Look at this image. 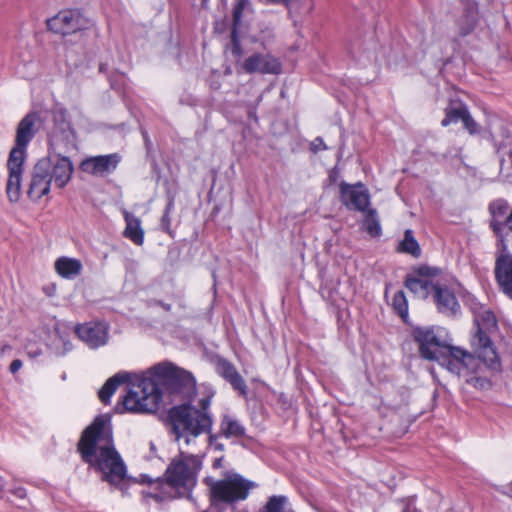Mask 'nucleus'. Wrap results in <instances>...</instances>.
Here are the masks:
<instances>
[{
  "instance_id": "18",
  "label": "nucleus",
  "mask_w": 512,
  "mask_h": 512,
  "mask_svg": "<svg viewBox=\"0 0 512 512\" xmlns=\"http://www.w3.org/2000/svg\"><path fill=\"white\" fill-rule=\"evenodd\" d=\"M119 162L120 156L117 153L93 156L84 159L80 163V169L90 175L103 177L113 172Z\"/></svg>"
},
{
  "instance_id": "21",
  "label": "nucleus",
  "mask_w": 512,
  "mask_h": 512,
  "mask_svg": "<svg viewBox=\"0 0 512 512\" xmlns=\"http://www.w3.org/2000/svg\"><path fill=\"white\" fill-rule=\"evenodd\" d=\"M494 272L499 287L512 299V254L501 252L496 258Z\"/></svg>"
},
{
  "instance_id": "11",
  "label": "nucleus",
  "mask_w": 512,
  "mask_h": 512,
  "mask_svg": "<svg viewBox=\"0 0 512 512\" xmlns=\"http://www.w3.org/2000/svg\"><path fill=\"white\" fill-rule=\"evenodd\" d=\"M441 269L437 267H430L421 265L417 267L412 274L407 275L405 279V287L420 299H427L432 296L434 287L438 281L432 278L438 276Z\"/></svg>"
},
{
  "instance_id": "27",
  "label": "nucleus",
  "mask_w": 512,
  "mask_h": 512,
  "mask_svg": "<svg viewBox=\"0 0 512 512\" xmlns=\"http://www.w3.org/2000/svg\"><path fill=\"white\" fill-rule=\"evenodd\" d=\"M131 375L128 373H117L109 378L98 392L100 401L104 404L109 403L119 384L131 382Z\"/></svg>"
},
{
  "instance_id": "19",
  "label": "nucleus",
  "mask_w": 512,
  "mask_h": 512,
  "mask_svg": "<svg viewBox=\"0 0 512 512\" xmlns=\"http://www.w3.org/2000/svg\"><path fill=\"white\" fill-rule=\"evenodd\" d=\"M37 120L38 115L31 112L24 116L17 126L15 147L11 151L19 152L20 158H26V147L36 133L35 124Z\"/></svg>"
},
{
  "instance_id": "32",
  "label": "nucleus",
  "mask_w": 512,
  "mask_h": 512,
  "mask_svg": "<svg viewBox=\"0 0 512 512\" xmlns=\"http://www.w3.org/2000/svg\"><path fill=\"white\" fill-rule=\"evenodd\" d=\"M399 250L401 252L411 254L414 257H419L421 254V249L413 236V232L410 229H407L404 233V239L399 244Z\"/></svg>"
},
{
  "instance_id": "38",
  "label": "nucleus",
  "mask_w": 512,
  "mask_h": 512,
  "mask_svg": "<svg viewBox=\"0 0 512 512\" xmlns=\"http://www.w3.org/2000/svg\"><path fill=\"white\" fill-rule=\"evenodd\" d=\"M466 382L469 385H471L477 389H480V390H488L492 386L491 381L487 377L476 376V375L470 376L469 378H467Z\"/></svg>"
},
{
  "instance_id": "43",
  "label": "nucleus",
  "mask_w": 512,
  "mask_h": 512,
  "mask_svg": "<svg viewBox=\"0 0 512 512\" xmlns=\"http://www.w3.org/2000/svg\"><path fill=\"white\" fill-rule=\"evenodd\" d=\"M65 351H69L72 349V345L70 343L64 342Z\"/></svg>"
},
{
  "instance_id": "16",
  "label": "nucleus",
  "mask_w": 512,
  "mask_h": 512,
  "mask_svg": "<svg viewBox=\"0 0 512 512\" xmlns=\"http://www.w3.org/2000/svg\"><path fill=\"white\" fill-rule=\"evenodd\" d=\"M341 202L350 210L365 211L370 204V195L362 183L340 184Z\"/></svg>"
},
{
  "instance_id": "12",
  "label": "nucleus",
  "mask_w": 512,
  "mask_h": 512,
  "mask_svg": "<svg viewBox=\"0 0 512 512\" xmlns=\"http://www.w3.org/2000/svg\"><path fill=\"white\" fill-rule=\"evenodd\" d=\"M50 168L48 159H40L34 165L27 191L30 199L38 201L50 192L52 182V176L49 174Z\"/></svg>"
},
{
  "instance_id": "44",
  "label": "nucleus",
  "mask_w": 512,
  "mask_h": 512,
  "mask_svg": "<svg viewBox=\"0 0 512 512\" xmlns=\"http://www.w3.org/2000/svg\"><path fill=\"white\" fill-rule=\"evenodd\" d=\"M220 463H221V459H216L214 462V466L218 467V466H220Z\"/></svg>"
},
{
  "instance_id": "30",
  "label": "nucleus",
  "mask_w": 512,
  "mask_h": 512,
  "mask_svg": "<svg viewBox=\"0 0 512 512\" xmlns=\"http://www.w3.org/2000/svg\"><path fill=\"white\" fill-rule=\"evenodd\" d=\"M446 115L445 118L441 121V125L443 127H446L450 125L451 123H457L459 121H463V118L465 117V114H467L468 109L467 107L462 103H455L449 105L445 109Z\"/></svg>"
},
{
  "instance_id": "28",
  "label": "nucleus",
  "mask_w": 512,
  "mask_h": 512,
  "mask_svg": "<svg viewBox=\"0 0 512 512\" xmlns=\"http://www.w3.org/2000/svg\"><path fill=\"white\" fill-rule=\"evenodd\" d=\"M55 269L64 278H73L80 274L82 264L79 260L61 257L55 262Z\"/></svg>"
},
{
  "instance_id": "26",
  "label": "nucleus",
  "mask_w": 512,
  "mask_h": 512,
  "mask_svg": "<svg viewBox=\"0 0 512 512\" xmlns=\"http://www.w3.org/2000/svg\"><path fill=\"white\" fill-rule=\"evenodd\" d=\"M131 375L128 373H117L109 378L98 392L100 401L104 404L109 403L119 384L131 382Z\"/></svg>"
},
{
  "instance_id": "22",
  "label": "nucleus",
  "mask_w": 512,
  "mask_h": 512,
  "mask_svg": "<svg viewBox=\"0 0 512 512\" xmlns=\"http://www.w3.org/2000/svg\"><path fill=\"white\" fill-rule=\"evenodd\" d=\"M217 373L222 376L240 395H247V385L236 367L225 359H219L216 365Z\"/></svg>"
},
{
  "instance_id": "41",
  "label": "nucleus",
  "mask_w": 512,
  "mask_h": 512,
  "mask_svg": "<svg viewBox=\"0 0 512 512\" xmlns=\"http://www.w3.org/2000/svg\"><path fill=\"white\" fill-rule=\"evenodd\" d=\"M22 367V361L19 359L13 360L9 366V370L11 373L18 372Z\"/></svg>"
},
{
  "instance_id": "3",
  "label": "nucleus",
  "mask_w": 512,
  "mask_h": 512,
  "mask_svg": "<svg viewBox=\"0 0 512 512\" xmlns=\"http://www.w3.org/2000/svg\"><path fill=\"white\" fill-rule=\"evenodd\" d=\"M210 405L211 396H205L197 405L184 403L169 410L168 416L177 440L183 438L189 445L198 436L211 432L213 417Z\"/></svg>"
},
{
  "instance_id": "33",
  "label": "nucleus",
  "mask_w": 512,
  "mask_h": 512,
  "mask_svg": "<svg viewBox=\"0 0 512 512\" xmlns=\"http://www.w3.org/2000/svg\"><path fill=\"white\" fill-rule=\"evenodd\" d=\"M364 226L371 236H378L381 233V227L374 209H369L365 215Z\"/></svg>"
},
{
  "instance_id": "13",
  "label": "nucleus",
  "mask_w": 512,
  "mask_h": 512,
  "mask_svg": "<svg viewBox=\"0 0 512 512\" xmlns=\"http://www.w3.org/2000/svg\"><path fill=\"white\" fill-rule=\"evenodd\" d=\"M242 71L248 74H280V61L271 54L253 53L240 63Z\"/></svg>"
},
{
  "instance_id": "34",
  "label": "nucleus",
  "mask_w": 512,
  "mask_h": 512,
  "mask_svg": "<svg viewBox=\"0 0 512 512\" xmlns=\"http://www.w3.org/2000/svg\"><path fill=\"white\" fill-rule=\"evenodd\" d=\"M392 305L397 314L405 320L408 317V303L403 291H397L394 294Z\"/></svg>"
},
{
  "instance_id": "8",
  "label": "nucleus",
  "mask_w": 512,
  "mask_h": 512,
  "mask_svg": "<svg viewBox=\"0 0 512 512\" xmlns=\"http://www.w3.org/2000/svg\"><path fill=\"white\" fill-rule=\"evenodd\" d=\"M477 361L482 362L474 351L472 353L462 347L448 344L437 362L451 374L460 377L464 372L477 373Z\"/></svg>"
},
{
  "instance_id": "1",
  "label": "nucleus",
  "mask_w": 512,
  "mask_h": 512,
  "mask_svg": "<svg viewBox=\"0 0 512 512\" xmlns=\"http://www.w3.org/2000/svg\"><path fill=\"white\" fill-rule=\"evenodd\" d=\"M135 379L122 400L123 410L130 412L156 411L163 389L189 400L196 393V380L192 373L169 362L154 365Z\"/></svg>"
},
{
  "instance_id": "15",
  "label": "nucleus",
  "mask_w": 512,
  "mask_h": 512,
  "mask_svg": "<svg viewBox=\"0 0 512 512\" xmlns=\"http://www.w3.org/2000/svg\"><path fill=\"white\" fill-rule=\"evenodd\" d=\"M75 333L91 349L107 344L109 339L108 326L103 322H87L75 327Z\"/></svg>"
},
{
  "instance_id": "25",
  "label": "nucleus",
  "mask_w": 512,
  "mask_h": 512,
  "mask_svg": "<svg viewBox=\"0 0 512 512\" xmlns=\"http://www.w3.org/2000/svg\"><path fill=\"white\" fill-rule=\"evenodd\" d=\"M508 203L503 200H497L490 204L489 210L492 215L490 226L492 230L500 235L502 230L505 228L504 219L508 212Z\"/></svg>"
},
{
  "instance_id": "2",
  "label": "nucleus",
  "mask_w": 512,
  "mask_h": 512,
  "mask_svg": "<svg viewBox=\"0 0 512 512\" xmlns=\"http://www.w3.org/2000/svg\"><path fill=\"white\" fill-rule=\"evenodd\" d=\"M82 460L102 474V480L120 486L127 479V469L113 443L110 417L99 415L84 429L77 444Z\"/></svg>"
},
{
  "instance_id": "36",
  "label": "nucleus",
  "mask_w": 512,
  "mask_h": 512,
  "mask_svg": "<svg viewBox=\"0 0 512 512\" xmlns=\"http://www.w3.org/2000/svg\"><path fill=\"white\" fill-rule=\"evenodd\" d=\"M250 0H235L232 12V27H240L243 11L249 7Z\"/></svg>"
},
{
  "instance_id": "10",
  "label": "nucleus",
  "mask_w": 512,
  "mask_h": 512,
  "mask_svg": "<svg viewBox=\"0 0 512 512\" xmlns=\"http://www.w3.org/2000/svg\"><path fill=\"white\" fill-rule=\"evenodd\" d=\"M433 327H417L412 336L418 345L419 354L429 361H438L448 344L441 339L438 331Z\"/></svg>"
},
{
  "instance_id": "37",
  "label": "nucleus",
  "mask_w": 512,
  "mask_h": 512,
  "mask_svg": "<svg viewBox=\"0 0 512 512\" xmlns=\"http://www.w3.org/2000/svg\"><path fill=\"white\" fill-rule=\"evenodd\" d=\"M173 207H174V197L168 196L165 211L160 220V225H161V228L169 234H170V225H171L170 213L173 210Z\"/></svg>"
},
{
  "instance_id": "46",
  "label": "nucleus",
  "mask_w": 512,
  "mask_h": 512,
  "mask_svg": "<svg viewBox=\"0 0 512 512\" xmlns=\"http://www.w3.org/2000/svg\"><path fill=\"white\" fill-rule=\"evenodd\" d=\"M208 0H202V4L205 5Z\"/></svg>"
},
{
  "instance_id": "20",
  "label": "nucleus",
  "mask_w": 512,
  "mask_h": 512,
  "mask_svg": "<svg viewBox=\"0 0 512 512\" xmlns=\"http://www.w3.org/2000/svg\"><path fill=\"white\" fill-rule=\"evenodd\" d=\"M432 299L435 303L438 312L453 316L456 315L460 310V304L454 294V292L448 288L445 284L437 282L432 293Z\"/></svg>"
},
{
  "instance_id": "14",
  "label": "nucleus",
  "mask_w": 512,
  "mask_h": 512,
  "mask_svg": "<svg viewBox=\"0 0 512 512\" xmlns=\"http://www.w3.org/2000/svg\"><path fill=\"white\" fill-rule=\"evenodd\" d=\"M66 153L67 152L58 153L49 148V157L46 158L49 160L51 167L49 174L52 176V181H54L55 186L59 189L64 188L71 180L74 170L70 158L65 155Z\"/></svg>"
},
{
  "instance_id": "6",
  "label": "nucleus",
  "mask_w": 512,
  "mask_h": 512,
  "mask_svg": "<svg viewBox=\"0 0 512 512\" xmlns=\"http://www.w3.org/2000/svg\"><path fill=\"white\" fill-rule=\"evenodd\" d=\"M200 468L201 461L197 456L181 453L168 465L165 471L166 482L174 488H189L195 484Z\"/></svg>"
},
{
  "instance_id": "9",
  "label": "nucleus",
  "mask_w": 512,
  "mask_h": 512,
  "mask_svg": "<svg viewBox=\"0 0 512 512\" xmlns=\"http://www.w3.org/2000/svg\"><path fill=\"white\" fill-rule=\"evenodd\" d=\"M47 27L55 34L68 36L87 30L91 22L78 9H65L46 21Z\"/></svg>"
},
{
  "instance_id": "40",
  "label": "nucleus",
  "mask_w": 512,
  "mask_h": 512,
  "mask_svg": "<svg viewBox=\"0 0 512 512\" xmlns=\"http://www.w3.org/2000/svg\"><path fill=\"white\" fill-rule=\"evenodd\" d=\"M310 149L313 153H317L321 150H326L327 146L325 145L323 139L321 137H316L310 144Z\"/></svg>"
},
{
  "instance_id": "24",
  "label": "nucleus",
  "mask_w": 512,
  "mask_h": 512,
  "mask_svg": "<svg viewBox=\"0 0 512 512\" xmlns=\"http://www.w3.org/2000/svg\"><path fill=\"white\" fill-rule=\"evenodd\" d=\"M124 218L126 227L123 235L136 245H142L144 242V230L141 227V221L138 217L125 211Z\"/></svg>"
},
{
  "instance_id": "4",
  "label": "nucleus",
  "mask_w": 512,
  "mask_h": 512,
  "mask_svg": "<svg viewBox=\"0 0 512 512\" xmlns=\"http://www.w3.org/2000/svg\"><path fill=\"white\" fill-rule=\"evenodd\" d=\"M476 332L471 337L472 350L491 373L501 371L500 358L486 330L496 327V318L490 310L475 315Z\"/></svg>"
},
{
  "instance_id": "7",
  "label": "nucleus",
  "mask_w": 512,
  "mask_h": 512,
  "mask_svg": "<svg viewBox=\"0 0 512 512\" xmlns=\"http://www.w3.org/2000/svg\"><path fill=\"white\" fill-rule=\"evenodd\" d=\"M53 129L49 135V147L52 151L70 152L76 148V133L67 119V110L63 107L53 109Z\"/></svg>"
},
{
  "instance_id": "42",
  "label": "nucleus",
  "mask_w": 512,
  "mask_h": 512,
  "mask_svg": "<svg viewBox=\"0 0 512 512\" xmlns=\"http://www.w3.org/2000/svg\"><path fill=\"white\" fill-rule=\"evenodd\" d=\"M159 305L165 310V311H170L171 310V305L170 304H166L164 302H159Z\"/></svg>"
},
{
  "instance_id": "5",
  "label": "nucleus",
  "mask_w": 512,
  "mask_h": 512,
  "mask_svg": "<svg viewBox=\"0 0 512 512\" xmlns=\"http://www.w3.org/2000/svg\"><path fill=\"white\" fill-rule=\"evenodd\" d=\"M255 483L242 477L240 474L232 473L224 479L212 481L210 484L211 500L213 504L219 502L231 504L245 500Z\"/></svg>"
},
{
  "instance_id": "29",
  "label": "nucleus",
  "mask_w": 512,
  "mask_h": 512,
  "mask_svg": "<svg viewBox=\"0 0 512 512\" xmlns=\"http://www.w3.org/2000/svg\"><path fill=\"white\" fill-rule=\"evenodd\" d=\"M221 432L226 438L230 437H242L245 435L244 426L236 419L225 415L221 421Z\"/></svg>"
},
{
  "instance_id": "23",
  "label": "nucleus",
  "mask_w": 512,
  "mask_h": 512,
  "mask_svg": "<svg viewBox=\"0 0 512 512\" xmlns=\"http://www.w3.org/2000/svg\"><path fill=\"white\" fill-rule=\"evenodd\" d=\"M478 21V5L473 0H466L464 3V11L457 20L459 35L465 37L469 35L475 28Z\"/></svg>"
},
{
  "instance_id": "31",
  "label": "nucleus",
  "mask_w": 512,
  "mask_h": 512,
  "mask_svg": "<svg viewBox=\"0 0 512 512\" xmlns=\"http://www.w3.org/2000/svg\"><path fill=\"white\" fill-rule=\"evenodd\" d=\"M265 512H293L290 507L289 500L284 495L271 496L265 507Z\"/></svg>"
},
{
  "instance_id": "17",
  "label": "nucleus",
  "mask_w": 512,
  "mask_h": 512,
  "mask_svg": "<svg viewBox=\"0 0 512 512\" xmlns=\"http://www.w3.org/2000/svg\"><path fill=\"white\" fill-rule=\"evenodd\" d=\"M18 156H20L19 152L10 151L7 161L9 177L6 185V193L11 202H17L20 198L21 176L25 158H20Z\"/></svg>"
},
{
  "instance_id": "39",
  "label": "nucleus",
  "mask_w": 512,
  "mask_h": 512,
  "mask_svg": "<svg viewBox=\"0 0 512 512\" xmlns=\"http://www.w3.org/2000/svg\"><path fill=\"white\" fill-rule=\"evenodd\" d=\"M462 122L464 124V127L468 130L470 134H476L479 132V126L471 117L469 111L467 112V114H465V117L463 118Z\"/></svg>"
},
{
  "instance_id": "45",
  "label": "nucleus",
  "mask_w": 512,
  "mask_h": 512,
  "mask_svg": "<svg viewBox=\"0 0 512 512\" xmlns=\"http://www.w3.org/2000/svg\"><path fill=\"white\" fill-rule=\"evenodd\" d=\"M403 512H416V511H411L410 507L408 506Z\"/></svg>"
},
{
  "instance_id": "35",
  "label": "nucleus",
  "mask_w": 512,
  "mask_h": 512,
  "mask_svg": "<svg viewBox=\"0 0 512 512\" xmlns=\"http://www.w3.org/2000/svg\"><path fill=\"white\" fill-rule=\"evenodd\" d=\"M239 27H232L231 34H230V41H231V53L233 57L236 59V62L238 63L240 58L243 55V49L240 43V37L238 33Z\"/></svg>"
}]
</instances>
